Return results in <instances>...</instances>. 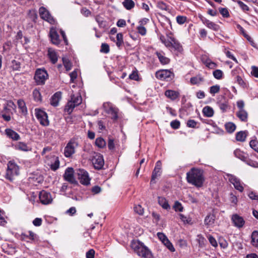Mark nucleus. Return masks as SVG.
I'll return each mask as SVG.
<instances>
[{
  "instance_id": "obj_1",
  "label": "nucleus",
  "mask_w": 258,
  "mask_h": 258,
  "mask_svg": "<svg viewBox=\"0 0 258 258\" xmlns=\"http://www.w3.org/2000/svg\"><path fill=\"white\" fill-rule=\"evenodd\" d=\"M188 183L198 187H202L204 181L203 171L198 168H192L186 173Z\"/></svg>"
},
{
  "instance_id": "obj_2",
  "label": "nucleus",
  "mask_w": 258,
  "mask_h": 258,
  "mask_svg": "<svg viewBox=\"0 0 258 258\" xmlns=\"http://www.w3.org/2000/svg\"><path fill=\"white\" fill-rule=\"evenodd\" d=\"M131 246L139 256L144 258H153L151 251L143 243L140 242H132Z\"/></svg>"
},
{
  "instance_id": "obj_3",
  "label": "nucleus",
  "mask_w": 258,
  "mask_h": 258,
  "mask_svg": "<svg viewBox=\"0 0 258 258\" xmlns=\"http://www.w3.org/2000/svg\"><path fill=\"white\" fill-rule=\"evenodd\" d=\"M82 102V98L79 93L71 95V99L69 100L65 106L64 111L68 114H71L75 107L79 105Z\"/></svg>"
},
{
  "instance_id": "obj_4",
  "label": "nucleus",
  "mask_w": 258,
  "mask_h": 258,
  "mask_svg": "<svg viewBox=\"0 0 258 258\" xmlns=\"http://www.w3.org/2000/svg\"><path fill=\"white\" fill-rule=\"evenodd\" d=\"M19 174V167L16 164L10 161L8 163L6 177L10 181H13L14 177Z\"/></svg>"
},
{
  "instance_id": "obj_5",
  "label": "nucleus",
  "mask_w": 258,
  "mask_h": 258,
  "mask_svg": "<svg viewBox=\"0 0 258 258\" xmlns=\"http://www.w3.org/2000/svg\"><path fill=\"white\" fill-rule=\"evenodd\" d=\"M78 146V142L75 140L71 139L64 148V155L65 157H71L75 153L76 149Z\"/></svg>"
},
{
  "instance_id": "obj_6",
  "label": "nucleus",
  "mask_w": 258,
  "mask_h": 258,
  "mask_svg": "<svg viewBox=\"0 0 258 258\" xmlns=\"http://www.w3.org/2000/svg\"><path fill=\"white\" fill-rule=\"evenodd\" d=\"M35 114L42 125H48L49 120L48 119L47 114L44 110L39 108H36L35 109Z\"/></svg>"
},
{
  "instance_id": "obj_7",
  "label": "nucleus",
  "mask_w": 258,
  "mask_h": 258,
  "mask_svg": "<svg viewBox=\"0 0 258 258\" xmlns=\"http://www.w3.org/2000/svg\"><path fill=\"white\" fill-rule=\"evenodd\" d=\"M48 78L47 72L44 69H37L35 72L34 79L38 85L44 84Z\"/></svg>"
},
{
  "instance_id": "obj_8",
  "label": "nucleus",
  "mask_w": 258,
  "mask_h": 258,
  "mask_svg": "<svg viewBox=\"0 0 258 258\" xmlns=\"http://www.w3.org/2000/svg\"><path fill=\"white\" fill-rule=\"evenodd\" d=\"M76 174L81 183L84 185L90 184V178L86 171L82 169H78L77 170Z\"/></svg>"
},
{
  "instance_id": "obj_9",
  "label": "nucleus",
  "mask_w": 258,
  "mask_h": 258,
  "mask_svg": "<svg viewBox=\"0 0 258 258\" xmlns=\"http://www.w3.org/2000/svg\"><path fill=\"white\" fill-rule=\"evenodd\" d=\"M156 77L161 80L169 81L172 80L173 77V74L169 70H162L156 73Z\"/></svg>"
},
{
  "instance_id": "obj_10",
  "label": "nucleus",
  "mask_w": 258,
  "mask_h": 258,
  "mask_svg": "<svg viewBox=\"0 0 258 258\" xmlns=\"http://www.w3.org/2000/svg\"><path fill=\"white\" fill-rule=\"evenodd\" d=\"M227 178L234 185V187L240 192H242L244 188L240 180L235 176L227 174H226Z\"/></svg>"
},
{
  "instance_id": "obj_11",
  "label": "nucleus",
  "mask_w": 258,
  "mask_h": 258,
  "mask_svg": "<svg viewBox=\"0 0 258 258\" xmlns=\"http://www.w3.org/2000/svg\"><path fill=\"white\" fill-rule=\"evenodd\" d=\"M40 17L51 24H54L55 20L50 15L49 12L43 7H41L39 10Z\"/></svg>"
},
{
  "instance_id": "obj_12",
  "label": "nucleus",
  "mask_w": 258,
  "mask_h": 258,
  "mask_svg": "<svg viewBox=\"0 0 258 258\" xmlns=\"http://www.w3.org/2000/svg\"><path fill=\"white\" fill-rule=\"evenodd\" d=\"M40 202L43 205H48L52 203V197L49 192L45 190L40 192L39 195Z\"/></svg>"
},
{
  "instance_id": "obj_13",
  "label": "nucleus",
  "mask_w": 258,
  "mask_h": 258,
  "mask_svg": "<svg viewBox=\"0 0 258 258\" xmlns=\"http://www.w3.org/2000/svg\"><path fill=\"white\" fill-rule=\"evenodd\" d=\"M92 163L96 169H100L104 165V159L102 155L96 154L92 160Z\"/></svg>"
},
{
  "instance_id": "obj_14",
  "label": "nucleus",
  "mask_w": 258,
  "mask_h": 258,
  "mask_svg": "<svg viewBox=\"0 0 258 258\" xmlns=\"http://www.w3.org/2000/svg\"><path fill=\"white\" fill-rule=\"evenodd\" d=\"M199 18L202 23L208 28L215 31L219 30L220 27L218 24L210 21L209 20H208L207 18L202 16H200Z\"/></svg>"
},
{
  "instance_id": "obj_15",
  "label": "nucleus",
  "mask_w": 258,
  "mask_h": 258,
  "mask_svg": "<svg viewBox=\"0 0 258 258\" xmlns=\"http://www.w3.org/2000/svg\"><path fill=\"white\" fill-rule=\"evenodd\" d=\"M231 220L233 225L237 228L242 227L245 223L243 218L236 214L232 216Z\"/></svg>"
},
{
  "instance_id": "obj_16",
  "label": "nucleus",
  "mask_w": 258,
  "mask_h": 258,
  "mask_svg": "<svg viewBox=\"0 0 258 258\" xmlns=\"http://www.w3.org/2000/svg\"><path fill=\"white\" fill-rule=\"evenodd\" d=\"M49 36L53 44L55 45H58L60 43V40L59 39V37L55 28H51L50 29Z\"/></svg>"
},
{
  "instance_id": "obj_17",
  "label": "nucleus",
  "mask_w": 258,
  "mask_h": 258,
  "mask_svg": "<svg viewBox=\"0 0 258 258\" xmlns=\"http://www.w3.org/2000/svg\"><path fill=\"white\" fill-rule=\"evenodd\" d=\"M63 177L66 180L72 183H74L76 182L74 177V170L72 168L69 167L66 170Z\"/></svg>"
},
{
  "instance_id": "obj_18",
  "label": "nucleus",
  "mask_w": 258,
  "mask_h": 258,
  "mask_svg": "<svg viewBox=\"0 0 258 258\" xmlns=\"http://www.w3.org/2000/svg\"><path fill=\"white\" fill-rule=\"evenodd\" d=\"M18 108L20 110V112L24 116H26L28 114V110L24 100L19 99L17 101Z\"/></svg>"
},
{
  "instance_id": "obj_19",
  "label": "nucleus",
  "mask_w": 258,
  "mask_h": 258,
  "mask_svg": "<svg viewBox=\"0 0 258 258\" xmlns=\"http://www.w3.org/2000/svg\"><path fill=\"white\" fill-rule=\"evenodd\" d=\"M165 96L171 100H175L179 96V92L172 90H167L164 93Z\"/></svg>"
},
{
  "instance_id": "obj_20",
  "label": "nucleus",
  "mask_w": 258,
  "mask_h": 258,
  "mask_svg": "<svg viewBox=\"0 0 258 258\" xmlns=\"http://www.w3.org/2000/svg\"><path fill=\"white\" fill-rule=\"evenodd\" d=\"M48 56L52 63L54 64L57 62L58 59V55L54 49L51 48H48Z\"/></svg>"
},
{
  "instance_id": "obj_21",
  "label": "nucleus",
  "mask_w": 258,
  "mask_h": 258,
  "mask_svg": "<svg viewBox=\"0 0 258 258\" xmlns=\"http://www.w3.org/2000/svg\"><path fill=\"white\" fill-rule=\"evenodd\" d=\"M158 203L162 208L166 210L170 209V206L168 204L167 200L163 197H159L158 198Z\"/></svg>"
},
{
  "instance_id": "obj_22",
  "label": "nucleus",
  "mask_w": 258,
  "mask_h": 258,
  "mask_svg": "<svg viewBox=\"0 0 258 258\" xmlns=\"http://www.w3.org/2000/svg\"><path fill=\"white\" fill-rule=\"evenodd\" d=\"M156 54L162 64H166L169 62V58L165 56V53L163 51H157Z\"/></svg>"
},
{
  "instance_id": "obj_23",
  "label": "nucleus",
  "mask_w": 258,
  "mask_h": 258,
  "mask_svg": "<svg viewBox=\"0 0 258 258\" xmlns=\"http://www.w3.org/2000/svg\"><path fill=\"white\" fill-rule=\"evenodd\" d=\"M172 45L169 48L170 50H175L177 52H180L182 50V46L174 38L172 39Z\"/></svg>"
},
{
  "instance_id": "obj_24",
  "label": "nucleus",
  "mask_w": 258,
  "mask_h": 258,
  "mask_svg": "<svg viewBox=\"0 0 258 258\" xmlns=\"http://www.w3.org/2000/svg\"><path fill=\"white\" fill-rule=\"evenodd\" d=\"M235 156L242 161H245L247 159V155L241 151L239 149H236L234 151Z\"/></svg>"
},
{
  "instance_id": "obj_25",
  "label": "nucleus",
  "mask_w": 258,
  "mask_h": 258,
  "mask_svg": "<svg viewBox=\"0 0 258 258\" xmlns=\"http://www.w3.org/2000/svg\"><path fill=\"white\" fill-rule=\"evenodd\" d=\"M61 98V93L60 92L55 93L50 99V104L53 106H57L58 105L59 101Z\"/></svg>"
},
{
  "instance_id": "obj_26",
  "label": "nucleus",
  "mask_w": 258,
  "mask_h": 258,
  "mask_svg": "<svg viewBox=\"0 0 258 258\" xmlns=\"http://www.w3.org/2000/svg\"><path fill=\"white\" fill-rule=\"evenodd\" d=\"M236 115L241 121L246 122L247 121L248 113L245 110H238Z\"/></svg>"
},
{
  "instance_id": "obj_27",
  "label": "nucleus",
  "mask_w": 258,
  "mask_h": 258,
  "mask_svg": "<svg viewBox=\"0 0 258 258\" xmlns=\"http://www.w3.org/2000/svg\"><path fill=\"white\" fill-rule=\"evenodd\" d=\"M204 81V78L201 75H197L192 77L190 79V83L191 85H200L202 82Z\"/></svg>"
},
{
  "instance_id": "obj_28",
  "label": "nucleus",
  "mask_w": 258,
  "mask_h": 258,
  "mask_svg": "<svg viewBox=\"0 0 258 258\" xmlns=\"http://www.w3.org/2000/svg\"><path fill=\"white\" fill-rule=\"evenodd\" d=\"M251 244L255 247H258V231H253L251 235Z\"/></svg>"
},
{
  "instance_id": "obj_29",
  "label": "nucleus",
  "mask_w": 258,
  "mask_h": 258,
  "mask_svg": "<svg viewBox=\"0 0 258 258\" xmlns=\"http://www.w3.org/2000/svg\"><path fill=\"white\" fill-rule=\"evenodd\" d=\"M6 134L9 138L14 140H18L20 138L19 135L16 132L11 129H6Z\"/></svg>"
},
{
  "instance_id": "obj_30",
  "label": "nucleus",
  "mask_w": 258,
  "mask_h": 258,
  "mask_svg": "<svg viewBox=\"0 0 258 258\" xmlns=\"http://www.w3.org/2000/svg\"><path fill=\"white\" fill-rule=\"evenodd\" d=\"M172 39H173V37L171 36H168L167 39H166L163 36H161L160 37V39L161 42L165 45L166 47L169 48H170L171 45H172Z\"/></svg>"
},
{
  "instance_id": "obj_31",
  "label": "nucleus",
  "mask_w": 258,
  "mask_h": 258,
  "mask_svg": "<svg viewBox=\"0 0 258 258\" xmlns=\"http://www.w3.org/2000/svg\"><path fill=\"white\" fill-rule=\"evenodd\" d=\"M123 6L127 10H130L134 8L135 2L133 0H124L122 3Z\"/></svg>"
},
{
  "instance_id": "obj_32",
  "label": "nucleus",
  "mask_w": 258,
  "mask_h": 258,
  "mask_svg": "<svg viewBox=\"0 0 258 258\" xmlns=\"http://www.w3.org/2000/svg\"><path fill=\"white\" fill-rule=\"evenodd\" d=\"M215 220V216L213 214L208 215L204 220L205 224L207 225H212L214 223Z\"/></svg>"
},
{
  "instance_id": "obj_33",
  "label": "nucleus",
  "mask_w": 258,
  "mask_h": 258,
  "mask_svg": "<svg viewBox=\"0 0 258 258\" xmlns=\"http://www.w3.org/2000/svg\"><path fill=\"white\" fill-rule=\"evenodd\" d=\"M21 62L16 60H13L11 62L10 68L12 69V70L15 71H19L21 68Z\"/></svg>"
},
{
  "instance_id": "obj_34",
  "label": "nucleus",
  "mask_w": 258,
  "mask_h": 258,
  "mask_svg": "<svg viewBox=\"0 0 258 258\" xmlns=\"http://www.w3.org/2000/svg\"><path fill=\"white\" fill-rule=\"evenodd\" d=\"M203 113L207 117H212L214 114L213 108L209 106H205L203 109Z\"/></svg>"
},
{
  "instance_id": "obj_35",
  "label": "nucleus",
  "mask_w": 258,
  "mask_h": 258,
  "mask_svg": "<svg viewBox=\"0 0 258 258\" xmlns=\"http://www.w3.org/2000/svg\"><path fill=\"white\" fill-rule=\"evenodd\" d=\"M218 104L223 112H225L228 107V102L227 100L224 99L223 101H219L218 102Z\"/></svg>"
},
{
  "instance_id": "obj_36",
  "label": "nucleus",
  "mask_w": 258,
  "mask_h": 258,
  "mask_svg": "<svg viewBox=\"0 0 258 258\" xmlns=\"http://www.w3.org/2000/svg\"><path fill=\"white\" fill-rule=\"evenodd\" d=\"M33 96L34 100L38 102H41L42 101V97L39 91L35 89L33 91Z\"/></svg>"
},
{
  "instance_id": "obj_37",
  "label": "nucleus",
  "mask_w": 258,
  "mask_h": 258,
  "mask_svg": "<svg viewBox=\"0 0 258 258\" xmlns=\"http://www.w3.org/2000/svg\"><path fill=\"white\" fill-rule=\"evenodd\" d=\"M246 135L245 132L240 131L237 133L236 139L238 141L244 142L245 140Z\"/></svg>"
},
{
  "instance_id": "obj_38",
  "label": "nucleus",
  "mask_w": 258,
  "mask_h": 258,
  "mask_svg": "<svg viewBox=\"0 0 258 258\" xmlns=\"http://www.w3.org/2000/svg\"><path fill=\"white\" fill-rule=\"evenodd\" d=\"M226 131L230 133H232L234 132L236 129L235 124L231 122H227L225 125Z\"/></svg>"
},
{
  "instance_id": "obj_39",
  "label": "nucleus",
  "mask_w": 258,
  "mask_h": 258,
  "mask_svg": "<svg viewBox=\"0 0 258 258\" xmlns=\"http://www.w3.org/2000/svg\"><path fill=\"white\" fill-rule=\"evenodd\" d=\"M95 145L100 148H103L106 146V142L102 138L99 137L96 139Z\"/></svg>"
},
{
  "instance_id": "obj_40",
  "label": "nucleus",
  "mask_w": 258,
  "mask_h": 258,
  "mask_svg": "<svg viewBox=\"0 0 258 258\" xmlns=\"http://www.w3.org/2000/svg\"><path fill=\"white\" fill-rule=\"evenodd\" d=\"M16 148L18 150L23 151H28L29 150V147L24 143L19 142L16 145Z\"/></svg>"
},
{
  "instance_id": "obj_41",
  "label": "nucleus",
  "mask_w": 258,
  "mask_h": 258,
  "mask_svg": "<svg viewBox=\"0 0 258 258\" xmlns=\"http://www.w3.org/2000/svg\"><path fill=\"white\" fill-rule=\"evenodd\" d=\"M107 114L110 115L112 119L116 120L118 118V109L115 107L111 111H109Z\"/></svg>"
},
{
  "instance_id": "obj_42",
  "label": "nucleus",
  "mask_w": 258,
  "mask_h": 258,
  "mask_svg": "<svg viewBox=\"0 0 258 258\" xmlns=\"http://www.w3.org/2000/svg\"><path fill=\"white\" fill-rule=\"evenodd\" d=\"M116 38V45L118 47H120L123 44V35L122 33H119L117 34Z\"/></svg>"
},
{
  "instance_id": "obj_43",
  "label": "nucleus",
  "mask_w": 258,
  "mask_h": 258,
  "mask_svg": "<svg viewBox=\"0 0 258 258\" xmlns=\"http://www.w3.org/2000/svg\"><path fill=\"white\" fill-rule=\"evenodd\" d=\"M161 174V169L158 168H154L152 175L151 182H153L158 176H160Z\"/></svg>"
},
{
  "instance_id": "obj_44",
  "label": "nucleus",
  "mask_w": 258,
  "mask_h": 258,
  "mask_svg": "<svg viewBox=\"0 0 258 258\" xmlns=\"http://www.w3.org/2000/svg\"><path fill=\"white\" fill-rule=\"evenodd\" d=\"M59 167V161L58 157L54 158V162L51 163L50 165L51 169L53 170H56Z\"/></svg>"
},
{
  "instance_id": "obj_45",
  "label": "nucleus",
  "mask_w": 258,
  "mask_h": 258,
  "mask_svg": "<svg viewBox=\"0 0 258 258\" xmlns=\"http://www.w3.org/2000/svg\"><path fill=\"white\" fill-rule=\"evenodd\" d=\"M62 61L63 65L66 69L67 71H69L72 68V63L70 61V60L65 57L62 58Z\"/></svg>"
},
{
  "instance_id": "obj_46",
  "label": "nucleus",
  "mask_w": 258,
  "mask_h": 258,
  "mask_svg": "<svg viewBox=\"0 0 258 258\" xmlns=\"http://www.w3.org/2000/svg\"><path fill=\"white\" fill-rule=\"evenodd\" d=\"M250 147L258 153V141L255 140H251L249 142Z\"/></svg>"
},
{
  "instance_id": "obj_47",
  "label": "nucleus",
  "mask_w": 258,
  "mask_h": 258,
  "mask_svg": "<svg viewBox=\"0 0 258 258\" xmlns=\"http://www.w3.org/2000/svg\"><path fill=\"white\" fill-rule=\"evenodd\" d=\"M213 75L215 78L220 80L223 78V73L221 70H216L213 72Z\"/></svg>"
},
{
  "instance_id": "obj_48",
  "label": "nucleus",
  "mask_w": 258,
  "mask_h": 258,
  "mask_svg": "<svg viewBox=\"0 0 258 258\" xmlns=\"http://www.w3.org/2000/svg\"><path fill=\"white\" fill-rule=\"evenodd\" d=\"M105 111L107 113L109 111L113 109L115 106L109 102L104 103L103 105Z\"/></svg>"
},
{
  "instance_id": "obj_49",
  "label": "nucleus",
  "mask_w": 258,
  "mask_h": 258,
  "mask_svg": "<svg viewBox=\"0 0 258 258\" xmlns=\"http://www.w3.org/2000/svg\"><path fill=\"white\" fill-rule=\"evenodd\" d=\"M219 11L220 13L222 15L223 17L228 18L230 16L229 13L227 8H219Z\"/></svg>"
},
{
  "instance_id": "obj_50",
  "label": "nucleus",
  "mask_w": 258,
  "mask_h": 258,
  "mask_svg": "<svg viewBox=\"0 0 258 258\" xmlns=\"http://www.w3.org/2000/svg\"><path fill=\"white\" fill-rule=\"evenodd\" d=\"M220 88V86L218 85L212 86L210 88V93L214 95L219 92Z\"/></svg>"
},
{
  "instance_id": "obj_51",
  "label": "nucleus",
  "mask_w": 258,
  "mask_h": 258,
  "mask_svg": "<svg viewBox=\"0 0 258 258\" xmlns=\"http://www.w3.org/2000/svg\"><path fill=\"white\" fill-rule=\"evenodd\" d=\"M177 23L179 25L183 24L187 20V17L183 16H177L176 18Z\"/></svg>"
},
{
  "instance_id": "obj_52",
  "label": "nucleus",
  "mask_w": 258,
  "mask_h": 258,
  "mask_svg": "<svg viewBox=\"0 0 258 258\" xmlns=\"http://www.w3.org/2000/svg\"><path fill=\"white\" fill-rule=\"evenodd\" d=\"M179 217L180 219L184 222V223L191 224V218L190 217H187L183 214H180Z\"/></svg>"
},
{
  "instance_id": "obj_53",
  "label": "nucleus",
  "mask_w": 258,
  "mask_h": 258,
  "mask_svg": "<svg viewBox=\"0 0 258 258\" xmlns=\"http://www.w3.org/2000/svg\"><path fill=\"white\" fill-rule=\"evenodd\" d=\"M237 83L242 88L246 87V84L244 80L239 76L236 77Z\"/></svg>"
},
{
  "instance_id": "obj_54",
  "label": "nucleus",
  "mask_w": 258,
  "mask_h": 258,
  "mask_svg": "<svg viewBox=\"0 0 258 258\" xmlns=\"http://www.w3.org/2000/svg\"><path fill=\"white\" fill-rule=\"evenodd\" d=\"M167 248L172 252H174L175 251V248L173 246L172 244L170 242V241L168 239L165 240V242L163 243Z\"/></svg>"
},
{
  "instance_id": "obj_55",
  "label": "nucleus",
  "mask_w": 258,
  "mask_h": 258,
  "mask_svg": "<svg viewBox=\"0 0 258 258\" xmlns=\"http://www.w3.org/2000/svg\"><path fill=\"white\" fill-rule=\"evenodd\" d=\"M237 3L240 7V8L243 11H249V8L245 4H244L243 2L240 1H237Z\"/></svg>"
},
{
  "instance_id": "obj_56",
  "label": "nucleus",
  "mask_w": 258,
  "mask_h": 258,
  "mask_svg": "<svg viewBox=\"0 0 258 258\" xmlns=\"http://www.w3.org/2000/svg\"><path fill=\"white\" fill-rule=\"evenodd\" d=\"M100 51L105 53H107L109 52V46L106 43H102L101 46Z\"/></svg>"
},
{
  "instance_id": "obj_57",
  "label": "nucleus",
  "mask_w": 258,
  "mask_h": 258,
  "mask_svg": "<svg viewBox=\"0 0 258 258\" xmlns=\"http://www.w3.org/2000/svg\"><path fill=\"white\" fill-rule=\"evenodd\" d=\"M208 240H209L210 244L213 246L216 247L218 246L217 242L216 240L215 239V238L213 236H212L211 235H209L208 236Z\"/></svg>"
},
{
  "instance_id": "obj_58",
  "label": "nucleus",
  "mask_w": 258,
  "mask_h": 258,
  "mask_svg": "<svg viewBox=\"0 0 258 258\" xmlns=\"http://www.w3.org/2000/svg\"><path fill=\"white\" fill-rule=\"evenodd\" d=\"M251 74L255 78H258V67L252 66L251 67Z\"/></svg>"
},
{
  "instance_id": "obj_59",
  "label": "nucleus",
  "mask_w": 258,
  "mask_h": 258,
  "mask_svg": "<svg viewBox=\"0 0 258 258\" xmlns=\"http://www.w3.org/2000/svg\"><path fill=\"white\" fill-rule=\"evenodd\" d=\"M6 223L5 219V212L0 210V225H4Z\"/></svg>"
},
{
  "instance_id": "obj_60",
  "label": "nucleus",
  "mask_w": 258,
  "mask_h": 258,
  "mask_svg": "<svg viewBox=\"0 0 258 258\" xmlns=\"http://www.w3.org/2000/svg\"><path fill=\"white\" fill-rule=\"evenodd\" d=\"M129 78L131 80L137 81L139 79V75L137 71H133L129 76Z\"/></svg>"
},
{
  "instance_id": "obj_61",
  "label": "nucleus",
  "mask_w": 258,
  "mask_h": 258,
  "mask_svg": "<svg viewBox=\"0 0 258 258\" xmlns=\"http://www.w3.org/2000/svg\"><path fill=\"white\" fill-rule=\"evenodd\" d=\"M174 208L175 211L181 212L183 210V207L181 204L178 202H176L175 203Z\"/></svg>"
},
{
  "instance_id": "obj_62",
  "label": "nucleus",
  "mask_w": 258,
  "mask_h": 258,
  "mask_svg": "<svg viewBox=\"0 0 258 258\" xmlns=\"http://www.w3.org/2000/svg\"><path fill=\"white\" fill-rule=\"evenodd\" d=\"M137 30L138 32L142 35V36H144L146 34V29L142 26H139L137 27Z\"/></svg>"
},
{
  "instance_id": "obj_63",
  "label": "nucleus",
  "mask_w": 258,
  "mask_h": 258,
  "mask_svg": "<svg viewBox=\"0 0 258 258\" xmlns=\"http://www.w3.org/2000/svg\"><path fill=\"white\" fill-rule=\"evenodd\" d=\"M205 64L207 67L212 69H214L217 66L215 62L211 61L210 60H207L205 62Z\"/></svg>"
},
{
  "instance_id": "obj_64",
  "label": "nucleus",
  "mask_w": 258,
  "mask_h": 258,
  "mask_svg": "<svg viewBox=\"0 0 258 258\" xmlns=\"http://www.w3.org/2000/svg\"><path fill=\"white\" fill-rule=\"evenodd\" d=\"M197 124V122L194 119H189L187 122V126L189 127H196Z\"/></svg>"
}]
</instances>
